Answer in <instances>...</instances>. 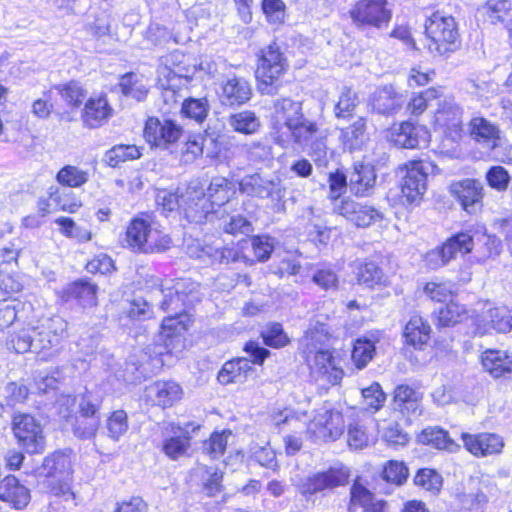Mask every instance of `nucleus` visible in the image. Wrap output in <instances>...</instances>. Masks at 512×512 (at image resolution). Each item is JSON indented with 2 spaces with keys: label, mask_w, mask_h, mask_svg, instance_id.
Returning <instances> with one entry per match:
<instances>
[{
  "label": "nucleus",
  "mask_w": 512,
  "mask_h": 512,
  "mask_svg": "<svg viewBox=\"0 0 512 512\" xmlns=\"http://www.w3.org/2000/svg\"><path fill=\"white\" fill-rule=\"evenodd\" d=\"M326 340L328 338L323 325L306 331L304 336L305 358L312 373L319 376L327 375L332 384H337L342 379L343 372L333 365L332 354L324 346Z\"/></svg>",
  "instance_id": "f257e3e1"
},
{
  "label": "nucleus",
  "mask_w": 512,
  "mask_h": 512,
  "mask_svg": "<svg viewBox=\"0 0 512 512\" xmlns=\"http://www.w3.org/2000/svg\"><path fill=\"white\" fill-rule=\"evenodd\" d=\"M123 246L137 253H159L171 247L169 235L155 229L150 222L134 218L126 228Z\"/></svg>",
  "instance_id": "f03ea898"
},
{
  "label": "nucleus",
  "mask_w": 512,
  "mask_h": 512,
  "mask_svg": "<svg viewBox=\"0 0 512 512\" xmlns=\"http://www.w3.org/2000/svg\"><path fill=\"white\" fill-rule=\"evenodd\" d=\"M425 33L430 40L429 51L434 55H445L455 51L460 44L457 23L454 17L436 11L427 17Z\"/></svg>",
  "instance_id": "7ed1b4c3"
},
{
  "label": "nucleus",
  "mask_w": 512,
  "mask_h": 512,
  "mask_svg": "<svg viewBox=\"0 0 512 512\" xmlns=\"http://www.w3.org/2000/svg\"><path fill=\"white\" fill-rule=\"evenodd\" d=\"M287 68V59L277 43H272L262 49L256 70L259 91L267 95L275 94L281 86L279 78Z\"/></svg>",
  "instance_id": "20e7f679"
},
{
  "label": "nucleus",
  "mask_w": 512,
  "mask_h": 512,
  "mask_svg": "<svg viewBox=\"0 0 512 512\" xmlns=\"http://www.w3.org/2000/svg\"><path fill=\"white\" fill-rule=\"evenodd\" d=\"M286 141L279 144L281 147H287L290 142L303 148L309 149L316 160H321L326 156V146L319 140V128L316 122L307 119L304 115L291 125L285 132Z\"/></svg>",
  "instance_id": "39448f33"
},
{
  "label": "nucleus",
  "mask_w": 512,
  "mask_h": 512,
  "mask_svg": "<svg viewBox=\"0 0 512 512\" xmlns=\"http://www.w3.org/2000/svg\"><path fill=\"white\" fill-rule=\"evenodd\" d=\"M12 430L18 443L29 454L42 453L46 441L43 428L34 416L26 413H15L12 418Z\"/></svg>",
  "instance_id": "423d86ee"
},
{
  "label": "nucleus",
  "mask_w": 512,
  "mask_h": 512,
  "mask_svg": "<svg viewBox=\"0 0 512 512\" xmlns=\"http://www.w3.org/2000/svg\"><path fill=\"white\" fill-rule=\"evenodd\" d=\"M349 470L344 467H331L301 479L296 488L301 495L308 498L314 494L344 486L349 480Z\"/></svg>",
  "instance_id": "0eeeda50"
},
{
  "label": "nucleus",
  "mask_w": 512,
  "mask_h": 512,
  "mask_svg": "<svg viewBox=\"0 0 512 512\" xmlns=\"http://www.w3.org/2000/svg\"><path fill=\"white\" fill-rule=\"evenodd\" d=\"M180 203L185 218L191 223L214 222L222 214V209H215L201 189H188L180 196Z\"/></svg>",
  "instance_id": "6e6552de"
},
{
  "label": "nucleus",
  "mask_w": 512,
  "mask_h": 512,
  "mask_svg": "<svg viewBox=\"0 0 512 512\" xmlns=\"http://www.w3.org/2000/svg\"><path fill=\"white\" fill-rule=\"evenodd\" d=\"M473 244V238L470 234L464 232L457 233L448 238L442 246L426 254V265L433 270L445 266L458 254L470 253L473 249Z\"/></svg>",
  "instance_id": "1a4fd4ad"
},
{
  "label": "nucleus",
  "mask_w": 512,
  "mask_h": 512,
  "mask_svg": "<svg viewBox=\"0 0 512 512\" xmlns=\"http://www.w3.org/2000/svg\"><path fill=\"white\" fill-rule=\"evenodd\" d=\"M302 112V104L291 98H279L273 102L271 112V128L277 144H284L286 136L284 132L298 121Z\"/></svg>",
  "instance_id": "9d476101"
},
{
  "label": "nucleus",
  "mask_w": 512,
  "mask_h": 512,
  "mask_svg": "<svg viewBox=\"0 0 512 512\" xmlns=\"http://www.w3.org/2000/svg\"><path fill=\"white\" fill-rule=\"evenodd\" d=\"M241 193L260 199H270L272 202H280L285 190L278 177H266L260 173L245 175L239 182Z\"/></svg>",
  "instance_id": "9b49d317"
},
{
  "label": "nucleus",
  "mask_w": 512,
  "mask_h": 512,
  "mask_svg": "<svg viewBox=\"0 0 512 512\" xmlns=\"http://www.w3.org/2000/svg\"><path fill=\"white\" fill-rule=\"evenodd\" d=\"M386 4V0H359L350 9L349 15L356 26L380 28L391 19V12Z\"/></svg>",
  "instance_id": "f8f14e48"
},
{
  "label": "nucleus",
  "mask_w": 512,
  "mask_h": 512,
  "mask_svg": "<svg viewBox=\"0 0 512 512\" xmlns=\"http://www.w3.org/2000/svg\"><path fill=\"white\" fill-rule=\"evenodd\" d=\"M34 329V353H44L47 357L55 355L66 335L65 321L60 317L51 318Z\"/></svg>",
  "instance_id": "ddd939ff"
},
{
  "label": "nucleus",
  "mask_w": 512,
  "mask_h": 512,
  "mask_svg": "<svg viewBox=\"0 0 512 512\" xmlns=\"http://www.w3.org/2000/svg\"><path fill=\"white\" fill-rule=\"evenodd\" d=\"M463 110L453 99L438 102L434 113V124L453 141L461 138L463 132Z\"/></svg>",
  "instance_id": "4468645a"
},
{
  "label": "nucleus",
  "mask_w": 512,
  "mask_h": 512,
  "mask_svg": "<svg viewBox=\"0 0 512 512\" xmlns=\"http://www.w3.org/2000/svg\"><path fill=\"white\" fill-rule=\"evenodd\" d=\"M334 211L357 227L366 228L383 218L380 210L367 203L343 198L334 203Z\"/></svg>",
  "instance_id": "2eb2a0df"
},
{
  "label": "nucleus",
  "mask_w": 512,
  "mask_h": 512,
  "mask_svg": "<svg viewBox=\"0 0 512 512\" xmlns=\"http://www.w3.org/2000/svg\"><path fill=\"white\" fill-rule=\"evenodd\" d=\"M183 128L174 120L150 117L146 121L144 137L153 146L166 148L177 142L182 136Z\"/></svg>",
  "instance_id": "dca6fc26"
},
{
  "label": "nucleus",
  "mask_w": 512,
  "mask_h": 512,
  "mask_svg": "<svg viewBox=\"0 0 512 512\" xmlns=\"http://www.w3.org/2000/svg\"><path fill=\"white\" fill-rule=\"evenodd\" d=\"M194 283L188 279H179L172 286L159 290L162 296L160 309L167 313L179 314L185 312V308L192 303V291Z\"/></svg>",
  "instance_id": "f3484780"
},
{
  "label": "nucleus",
  "mask_w": 512,
  "mask_h": 512,
  "mask_svg": "<svg viewBox=\"0 0 512 512\" xmlns=\"http://www.w3.org/2000/svg\"><path fill=\"white\" fill-rule=\"evenodd\" d=\"M344 428L345 422L342 413L326 404L316 411L310 426V429H318L320 437L332 440L339 438L343 434Z\"/></svg>",
  "instance_id": "a211bd4d"
},
{
  "label": "nucleus",
  "mask_w": 512,
  "mask_h": 512,
  "mask_svg": "<svg viewBox=\"0 0 512 512\" xmlns=\"http://www.w3.org/2000/svg\"><path fill=\"white\" fill-rule=\"evenodd\" d=\"M450 192L470 214L476 213L482 204L483 185L476 179L467 178L453 182L450 185Z\"/></svg>",
  "instance_id": "6ab92c4d"
},
{
  "label": "nucleus",
  "mask_w": 512,
  "mask_h": 512,
  "mask_svg": "<svg viewBox=\"0 0 512 512\" xmlns=\"http://www.w3.org/2000/svg\"><path fill=\"white\" fill-rule=\"evenodd\" d=\"M427 173L422 162L416 161L406 165V173L401 183V191L408 203L419 201L427 189Z\"/></svg>",
  "instance_id": "aec40b11"
},
{
  "label": "nucleus",
  "mask_w": 512,
  "mask_h": 512,
  "mask_svg": "<svg viewBox=\"0 0 512 512\" xmlns=\"http://www.w3.org/2000/svg\"><path fill=\"white\" fill-rule=\"evenodd\" d=\"M461 438L465 448L475 457L500 454L504 447L503 438L494 433H462Z\"/></svg>",
  "instance_id": "412c9836"
},
{
  "label": "nucleus",
  "mask_w": 512,
  "mask_h": 512,
  "mask_svg": "<svg viewBox=\"0 0 512 512\" xmlns=\"http://www.w3.org/2000/svg\"><path fill=\"white\" fill-rule=\"evenodd\" d=\"M512 329V316L505 307L490 308L475 319L476 333L483 336L493 331L507 333Z\"/></svg>",
  "instance_id": "4be33fe9"
},
{
  "label": "nucleus",
  "mask_w": 512,
  "mask_h": 512,
  "mask_svg": "<svg viewBox=\"0 0 512 512\" xmlns=\"http://www.w3.org/2000/svg\"><path fill=\"white\" fill-rule=\"evenodd\" d=\"M39 473L49 479L71 478L73 475L71 452L58 450L47 455L43 460Z\"/></svg>",
  "instance_id": "5701e85b"
},
{
  "label": "nucleus",
  "mask_w": 512,
  "mask_h": 512,
  "mask_svg": "<svg viewBox=\"0 0 512 512\" xmlns=\"http://www.w3.org/2000/svg\"><path fill=\"white\" fill-rule=\"evenodd\" d=\"M370 101L373 110L377 113L392 115L402 108L405 98L392 85H385L374 91Z\"/></svg>",
  "instance_id": "b1692460"
},
{
  "label": "nucleus",
  "mask_w": 512,
  "mask_h": 512,
  "mask_svg": "<svg viewBox=\"0 0 512 512\" xmlns=\"http://www.w3.org/2000/svg\"><path fill=\"white\" fill-rule=\"evenodd\" d=\"M252 88L243 77L227 79L221 87L220 100L225 106H240L250 100Z\"/></svg>",
  "instance_id": "393cba45"
},
{
  "label": "nucleus",
  "mask_w": 512,
  "mask_h": 512,
  "mask_svg": "<svg viewBox=\"0 0 512 512\" xmlns=\"http://www.w3.org/2000/svg\"><path fill=\"white\" fill-rule=\"evenodd\" d=\"M393 409L407 417H418L422 414L421 395L408 385L395 388Z\"/></svg>",
  "instance_id": "a878e982"
},
{
  "label": "nucleus",
  "mask_w": 512,
  "mask_h": 512,
  "mask_svg": "<svg viewBox=\"0 0 512 512\" xmlns=\"http://www.w3.org/2000/svg\"><path fill=\"white\" fill-rule=\"evenodd\" d=\"M0 500L15 509H22L30 501V492L15 476L9 475L0 482Z\"/></svg>",
  "instance_id": "bb28decb"
},
{
  "label": "nucleus",
  "mask_w": 512,
  "mask_h": 512,
  "mask_svg": "<svg viewBox=\"0 0 512 512\" xmlns=\"http://www.w3.org/2000/svg\"><path fill=\"white\" fill-rule=\"evenodd\" d=\"M376 182L373 166L368 164H355L349 176V189L356 196H369Z\"/></svg>",
  "instance_id": "cd10ccee"
},
{
  "label": "nucleus",
  "mask_w": 512,
  "mask_h": 512,
  "mask_svg": "<svg viewBox=\"0 0 512 512\" xmlns=\"http://www.w3.org/2000/svg\"><path fill=\"white\" fill-rule=\"evenodd\" d=\"M481 363L494 378L512 373V353L507 351L488 349L482 353Z\"/></svg>",
  "instance_id": "c85d7f7f"
},
{
  "label": "nucleus",
  "mask_w": 512,
  "mask_h": 512,
  "mask_svg": "<svg viewBox=\"0 0 512 512\" xmlns=\"http://www.w3.org/2000/svg\"><path fill=\"white\" fill-rule=\"evenodd\" d=\"M148 396L156 405L171 407L182 398V388L174 381H158L147 388Z\"/></svg>",
  "instance_id": "c756f323"
},
{
  "label": "nucleus",
  "mask_w": 512,
  "mask_h": 512,
  "mask_svg": "<svg viewBox=\"0 0 512 512\" xmlns=\"http://www.w3.org/2000/svg\"><path fill=\"white\" fill-rule=\"evenodd\" d=\"M385 504V501L377 499L375 495L360 482L355 481L352 484L348 512H356L357 507L363 508L364 512L384 510Z\"/></svg>",
  "instance_id": "7c9ffc66"
},
{
  "label": "nucleus",
  "mask_w": 512,
  "mask_h": 512,
  "mask_svg": "<svg viewBox=\"0 0 512 512\" xmlns=\"http://www.w3.org/2000/svg\"><path fill=\"white\" fill-rule=\"evenodd\" d=\"M252 372L250 360L246 358H237L227 361L218 372L217 379L220 384L228 385L231 383H243Z\"/></svg>",
  "instance_id": "2f4dec72"
},
{
  "label": "nucleus",
  "mask_w": 512,
  "mask_h": 512,
  "mask_svg": "<svg viewBox=\"0 0 512 512\" xmlns=\"http://www.w3.org/2000/svg\"><path fill=\"white\" fill-rule=\"evenodd\" d=\"M470 135L488 150L498 146L499 130L484 118H473L469 123Z\"/></svg>",
  "instance_id": "473e14b6"
},
{
  "label": "nucleus",
  "mask_w": 512,
  "mask_h": 512,
  "mask_svg": "<svg viewBox=\"0 0 512 512\" xmlns=\"http://www.w3.org/2000/svg\"><path fill=\"white\" fill-rule=\"evenodd\" d=\"M111 113L112 108L109 106L106 97L91 98L85 104L82 118L87 127L96 128L103 125L109 119Z\"/></svg>",
  "instance_id": "72a5a7b5"
},
{
  "label": "nucleus",
  "mask_w": 512,
  "mask_h": 512,
  "mask_svg": "<svg viewBox=\"0 0 512 512\" xmlns=\"http://www.w3.org/2000/svg\"><path fill=\"white\" fill-rule=\"evenodd\" d=\"M97 287L87 281H75L69 284L63 292V298L66 302L76 301L83 307H92L97 304Z\"/></svg>",
  "instance_id": "f704fd0d"
},
{
  "label": "nucleus",
  "mask_w": 512,
  "mask_h": 512,
  "mask_svg": "<svg viewBox=\"0 0 512 512\" xmlns=\"http://www.w3.org/2000/svg\"><path fill=\"white\" fill-rule=\"evenodd\" d=\"M143 43L149 49H164L170 42L177 43L176 36L166 26L151 22L142 32Z\"/></svg>",
  "instance_id": "c9c22d12"
},
{
  "label": "nucleus",
  "mask_w": 512,
  "mask_h": 512,
  "mask_svg": "<svg viewBox=\"0 0 512 512\" xmlns=\"http://www.w3.org/2000/svg\"><path fill=\"white\" fill-rule=\"evenodd\" d=\"M459 512H484L488 498L479 488L464 487L456 494Z\"/></svg>",
  "instance_id": "e433bc0d"
},
{
  "label": "nucleus",
  "mask_w": 512,
  "mask_h": 512,
  "mask_svg": "<svg viewBox=\"0 0 512 512\" xmlns=\"http://www.w3.org/2000/svg\"><path fill=\"white\" fill-rule=\"evenodd\" d=\"M421 129L411 122H403L394 127L390 133V141L399 148L413 149L419 144Z\"/></svg>",
  "instance_id": "4c0bfd02"
},
{
  "label": "nucleus",
  "mask_w": 512,
  "mask_h": 512,
  "mask_svg": "<svg viewBox=\"0 0 512 512\" xmlns=\"http://www.w3.org/2000/svg\"><path fill=\"white\" fill-rule=\"evenodd\" d=\"M430 332V325L422 317L414 315L405 326L404 337L408 344L420 348L428 342Z\"/></svg>",
  "instance_id": "58836bf2"
},
{
  "label": "nucleus",
  "mask_w": 512,
  "mask_h": 512,
  "mask_svg": "<svg viewBox=\"0 0 512 512\" xmlns=\"http://www.w3.org/2000/svg\"><path fill=\"white\" fill-rule=\"evenodd\" d=\"M229 126L238 133L253 135L260 130L261 121L255 112L243 110L228 117Z\"/></svg>",
  "instance_id": "ea45409f"
},
{
  "label": "nucleus",
  "mask_w": 512,
  "mask_h": 512,
  "mask_svg": "<svg viewBox=\"0 0 512 512\" xmlns=\"http://www.w3.org/2000/svg\"><path fill=\"white\" fill-rule=\"evenodd\" d=\"M341 140L349 151L358 150L366 140V120L357 118L351 125L341 129Z\"/></svg>",
  "instance_id": "a19ab883"
},
{
  "label": "nucleus",
  "mask_w": 512,
  "mask_h": 512,
  "mask_svg": "<svg viewBox=\"0 0 512 512\" xmlns=\"http://www.w3.org/2000/svg\"><path fill=\"white\" fill-rule=\"evenodd\" d=\"M232 194H234L232 183L224 177H216L212 179L206 196L215 209H225L223 206L229 202Z\"/></svg>",
  "instance_id": "79ce46f5"
},
{
  "label": "nucleus",
  "mask_w": 512,
  "mask_h": 512,
  "mask_svg": "<svg viewBox=\"0 0 512 512\" xmlns=\"http://www.w3.org/2000/svg\"><path fill=\"white\" fill-rule=\"evenodd\" d=\"M121 93L137 101H143L148 94L144 77L136 73H127L120 78L118 84Z\"/></svg>",
  "instance_id": "37998d69"
},
{
  "label": "nucleus",
  "mask_w": 512,
  "mask_h": 512,
  "mask_svg": "<svg viewBox=\"0 0 512 512\" xmlns=\"http://www.w3.org/2000/svg\"><path fill=\"white\" fill-rule=\"evenodd\" d=\"M418 440L422 444L432 445L437 449H445L450 452L456 451L459 448V445L448 436V433L439 427L424 429L418 435Z\"/></svg>",
  "instance_id": "c03bdc74"
},
{
  "label": "nucleus",
  "mask_w": 512,
  "mask_h": 512,
  "mask_svg": "<svg viewBox=\"0 0 512 512\" xmlns=\"http://www.w3.org/2000/svg\"><path fill=\"white\" fill-rule=\"evenodd\" d=\"M141 157L140 149L136 145H115L104 155V161L110 167H118L126 161Z\"/></svg>",
  "instance_id": "a18cd8bd"
},
{
  "label": "nucleus",
  "mask_w": 512,
  "mask_h": 512,
  "mask_svg": "<svg viewBox=\"0 0 512 512\" xmlns=\"http://www.w3.org/2000/svg\"><path fill=\"white\" fill-rule=\"evenodd\" d=\"M357 280L367 287L382 285L386 281L383 270L373 261L361 263L356 271Z\"/></svg>",
  "instance_id": "49530a36"
},
{
  "label": "nucleus",
  "mask_w": 512,
  "mask_h": 512,
  "mask_svg": "<svg viewBox=\"0 0 512 512\" xmlns=\"http://www.w3.org/2000/svg\"><path fill=\"white\" fill-rule=\"evenodd\" d=\"M358 104L357 93L350 87H342L333 109L335 117L343 119L351 117Z\"/></svg>",
  "instance_id": "de8ad7c7"
},
{
  "label": "nucleus",
  "mask_w": 512,
  "mask_h": 512,
  "mask_svg": "<svg viewBox=\"0 0 512 512\" xmlns=\"http://www.w3.org/2000/svg\"><path fill=\"white\" fill-rule=\"evenodd\" d=\"M226 208L222 209V214L216 217V220L221 221L220 226L226 233L229 234H244L248 235L253 232V226L250 221L241 215L226 216Z\"/></svg>",
  "instance_id": "09e8293b"
},
{
  "label": "nucleus",
  "mask_w": 512,
  "mask_h": 512,
  "mask_svg": "<svg viewBox=\"0 0 512 512\" xmlns=\"http://www.w3.org/2000/svg\"><path fill=\"white\" fill-rule=\"evenodd\" d=\"M210 110L209 102L206 98H188L181 106V113L198 123H202Z\"/></svg>",
  "instance_id": "8fccbe9b"
},
{
  "label": "nucleus",
  "mask_w": 512,
  "mask_h": 512,
  "mask_svg": "<svg viewBox=\"0 0 512 512\" xmlns=\"http://www.w3.org/2000/svg\"><path fill=\"white\" fill-rule=\"evenodd\" d=\"M375 354V344L368 338H359L355 341L352 350V361L358 369L366 367Z\"/></svg>",
  "instance_id": "3c124183"
},
{
  "label": "nucleus",
  "mask_w": 512,
  "mask_h": 512,
  "mask_svg": "<svg viewBox=\"0 0 512 512\" xmlns=\"http://www.w3.org/2000/svg\"><path fill=\"white\" fill-rule=\"evenodd\" d=\"M414 483L416 486L436 494L442 488L443 478L436 470L423 468L419 469L416 473L414 477Z\"/></svg>",
  "instance_id": "603ef678"
},
{
  "label": "nucleus",
  "mask_w": 512,
  "mask_h": 512,
  "mask_svg": "<svg viewBox=\"0 0 512 512\" xmlns=\"http://www.w3.org/2000/svg\"><path fill=\"white\" fill-rule=\"evenodd\" d=\"M59 184L67 187H80L88 181V173L76 166L66 165L56 176Z\"/></svg>",
  "instance_id": "864d4df0"
},
{
  "label": "nucleus",
  "mask_w": 512,
  "mask_h": 512,
  "mask_svg": "<svg viewBox=\"0 0 512 512\" xmlns=\"http://www.w3.org/2000/svg\"><path fill=\"white\" fill-rule=\"evenodd\" d=\"M188 323L189 317L185 312L168 313L162 321V334L167 338L179 335L188 329Z\"/></svg>",
  "instance_id": "5fc2aeb1"
},
{
  "label": "nucleus",
  "mask_w": 512,
  "mask_h": 512,
  "mask_svg": "<svg viewBox=\"0 0 512 512\" xmlns=\"http://www.w3.org/2000/svg\"><path fill=\"white\" fill-rule=\"evenodd\" d=\"M261 337L265 345L271 348H282L289 343V338L279 323H270L262 331Z\"/></svg>",
  "instance_id": "6e6d98bb"
},
{
  "label": "nucleus",
  "mask_w": 512,
  "mask_h": 512,
  "mask_svg": "<svg viewBox=\"0 0 512 512\" xmlns=\"http://www.w3.org/2000/svg\"><path fill=\"white\" fill-rule=\"evenodd\" d=\"M35 335L34 327H26L12 334L9 343L17 353L34 352Z\"/></svg>",
  "instance_id": "4d7b16f0"
},
{
  "label": "nucleus",
  "mask_w": 512,
  "mask_h": 512,
  "mask_svg": "<svg viewBox=\"0 0 512 512\" xmlns=\"http://www.w3.org/2000/svg\"><path fill=\"white\" fill-rule=\"evenodd\" d=\"M100 426V417L79 416L73 425V433L80 439L95 437Z\"/></svg>",
  "instance_id": "13d9d810"
},
{
  "label": "nucleus",
  "mask_w": 512,
  "mask_h": 512,
  "mask_svg": "<svg viewBox=\"0 0 512 512\" xmlns=\"http://www.w3.org/2000/svg\"><path fill=\"white\" fill-rule=\"evenodd\" d=\"M247 158L252 163H265L273 159L272 147L267 141H253L245 145Z\"/></svg>",
  "instance_id": "bf43d9fd"
},
{
  "label": "nucleus",
  "mask_w": 512,
  "mask_h": 512,
  "mask_svg": "<svg viewBox=\"0 0 512 512\" xmlns=\"http://www.w3.org/2000/svg\"><path fill=\"white\" fill-rule=\"evenodd\" d=\"M382 475L385 481L400 486L406 482L409 471L404 462L390 460L385 464Z\"/></svg>",
  "instance_id": "052dcab7"
},
{
  "label": "nucleus",
  "mask_w": 512,
  "mask_h": 512,
  "mask_svg": "<svg viewBox=\"0 0 512 512\" xmlns=\"http://www.w3.org/2000/svg\"><path fill=\"white\" fill-rule=\"evenodd\" d=\"M55 223L60 227V232L68 238L76 239L79 242L91 240V232L77 226L69 217H59Z\"/></svg>",
  "instance_id": "680f3d73"
},
{
  "label": "nucleus",
  "mask_w": 512,
  "mask_h": 512,
  "mask_svg": "<svg viewBox=\"0 0 512 512\" xmlns=\"http://www.w3.org/2000/svg\"><path fill=\"white\" fill-rule=\"evenodd\" d=\"M370 435L360 422L350 423L347 431V443L350 448L360 450L368 446Z\"/></svg>",
  "instance_id": "e2e57ef3"
},
{
  "label": "nucleus",
  "mask_w": 512,
  "mask_h": 512,
  "mask_svg": "<svg viewBox=\"0 0 512 512\" xmlns=\"http://www.w3.org/2000/svg\"><path fill=\"white\" fill-rule=\"evenodd\" d=\"M189 447L190 437L188 436V432L183 436L170 437L163 443L164 453L172 460H176L185 455Z\"/></svg>",
  "instance_id": "0e129e2a"
},
{
  "label": "nucleus",
  "mask_w": 512,
  "mask_h": 512,
  "mask_svg": "<svg viewBox=\"0 0 512 512\" xmlns=\"http://www.w3.org/2000/svg\"><path fill=\"white\" fill-rule=\"evenodd\" d=\"M106 428L110 438L116 441L119 440V438L124 435L128 429L126 412L124 410L114 411L107 419Z\"/></svg>",
  "instance_id": "69168bd1"
},
{
  "label": "nucleus",
  "mask_w": 512,
  "mask_h": 512,
  "mask_svg": "<svg viewBox=\"0 0 512 512\" xmlns=\"http://www.w3.org/2000/svg\"><path fill=\"white\" fill-rule=\"evenodd\" d=\"M102 404V398L91 392L86 391L81 395L78 402V412L81 416L100 417L99 410Z\"/></svg>",
  "instance_id": "338daca9"
},
{
  "label": "nucleus",
  "mask_w": 512,
  "mask_h": 512,
  "mask_svg": "<svg viewBox=\"0 0 512 512\" xmlns=\"http://www.w3.org/2000/svg\"><path fill=\"white\" fill-rule=\"evenodd\" d=\"M55 89L61 94L62 98L71 106H79L85 98V91L76 81H71L63 85H57L55 86Z\"/></svg>",
  "instance_id": "774afa93"
}]
</instances>
